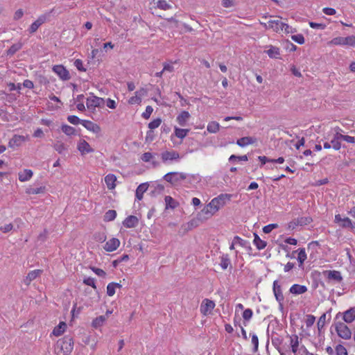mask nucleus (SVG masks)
<instances>
[{
	"label": "nucleus",
	"mask_w": 355,
	"mask_h": 355,
	"mask_svg": "<svg viewBox=\"0 0 355 355\" xmlns=\"http://www.w3.org/2000/svg\"><path fill=\"white\" fill-rule=\"evenodd\" d=\"M232 195L228 193H222L216 198H214L207 205L201 210L200 215L202 216L204 219H208L216 214L223 208L227 202L230 201Z\"/></svg>",
	"instance_id": "1"
},
{
	"label": "nucleus",
	"mask_w": 355,
	"mask_h": 355,
	"mask_svg": "<svg viewBox=\"0 0 355 355\" xmlns=\"http://www.w3.org/2000/svg\"><path fill=\"white\" fill-rule=\"evenodd\" d=\"M260 24L266 29H270L275 33H280L284 31L285 33H293V29L287 24L282 21L279 17L270 16V19L267 22L260 21Z\"/></svg>",
	"instance_id": "2"
},
{
	"label": "nucleus",
	"mask_w": 355,
	"mask_h": 355,
	"mask_svg": "<svg viewBox=\"0 0 355 355\" xmlns=\"http://www.w3.org/2000/svg\"><path fill=\"white\" fill-rule=\"evenodd\" d=\"M73 338L65 336L56 342L55 352L57 355H69L73 351Z\"/></svg>",
	"instance_id": "3"
},
{
	"label": "nucleus",
	"mask_w": 355,
	"mask_h": 355,
	"mask_svg": "<svg viewBox=\"0 0 355 355\" xmlns=\"http://www.w3.org/2000/svg\"><path fill=\"white\" fill-rule=\"evenodd\" d=\"M187 178V173L178 171L168 172L163 176L164 181L174 186L177 185L180 182L185 180Z\"/></svg>",
	"instance_id": "4"
},
{
	"label": "nucleus",
	"mask_w": 355,
	"mask_h": 355,
	"mask_svg": "<svg viewBox=\"0 0 355 355\" xmlns=\"http://www.w3.org/2000/svg\"><path fill=\"white\" fill-rule=\"evenodd\" d=\"M180 159V154L175 150H165L161 153V159L164 164L178 162Z\"/></svg>",
	"instance_id": "5"
},
{
	"label": "nucleus",
	"mask_w": 355,
	"mask_h": 355,
	"mask_svg": "<svg viewBox=\"0 0 355 355\" xmlns=\"http://www.w3.org/2000/svg\"><path fill=\"white\" fill-rule=\"evenodd\" d=\"M105 104V100L103 98L98 97L91 94L86 100V105L89 110L94 112L96 108L101 107Z\"/></svg>",
	"instance_id": "6"
},
{
	"label": "nucleus",
	"mask_w": 355,
	"mask_h": 355,
	"mask_svg": "<svg viewBox=\"0 0 355 355\" xmlns=\"http://www.w3.org/2000/svg\"><path fill=\"white\" fill-rule=\"evenodd\" d=\"M272 291L275 300L278 302L279 306L283 309L284 297L282 293V286L277 280H275L272 284Z\"/></svg>",
	"instance_id": "7"
},
{
	"label": "nucleus",
	"mask_w": 355,
	"mask_h": 355,
	"mask_svg": "<svg viewBox=\"0 0 355 355\" xmlns=\"http://www.w3.org/2000/svg\"><path fill=\"white\" fill-rule=\"evenodd\" d=\"M336 331L338 336L343 339L348 340L352 336V332L349 328L343 322L336 324Z\"/></svg>",
	"instance_id": "8"
},
{
	"label": "nucleus",
	"mask_w": 355,
	"mask_h": 355,
	"mask_svg": "<svg viewBox=\"0 0 355 355\" xmlns=\"http://www.w3.org/2000/svg\"><path fill=\"white\" fill-rule=\"evenodd\" d=\"M313 219L311 216H302L291 221L288 224V228L289 230H294L297 226H304L312 223Z\"/></svg>",
	"instance_id": "9"
},
{
	"label": "nucleus",
	"mask_w": 355,
	"mask_h": 355,
	"mask_svg": "<svg viewBox=\"0 0 355 355\" xmlns=\"http://www.w3.org/2000/svg\"><path fill=\"white\" fill-rule=\"evenodd\" d=\"M147 94V90L145 88H140L136 91L134 96L128 100L130 105H140L142 101V98Z\"/></svg>",
	"instance_id": "10"
},
{
	"label": "nucleus",
	"mask_w": 355,
	"mask_h": 355,
	"mask_svg": "<svg viewBox=\"0 0 355 355\" xmlns=\"http://www.w3.org/2000/svg\"><path fill=\"white\" fill-rule=\"evenodd\" d=\"M215 306L216 304L214 301L206 298L201 303L200 307V313L205 316L208 315L211 313Z\"/></svg>",
	"instance_id": "11"
},
{
	"label": "nucleus",
	"mask_w": 355,
	"mask_h": 355,
	"mask_svg": "<svg viewBox=\"0 0 355 355\" xmlns=\"http://www.w3.org/2000/svg\"><path fill=\"white\" fill-rule=\"evenodd\" d=\"M52 69L62 80H68L71 78L69 71L62 64L54 65Z\"/></svg>",
	"instance_id": "12"
},
{
	"label": "nucleus",
	"mask_w": 355,
	"mask_h": 355,
	"mask_svg": "<svg viewBox=\"0 0 355 355\" xmlns=\"http://www.w3.org/2000/svg\"><path fill=\"white\" fill-rule=\"evenodd\" d=\"M77 149L81 155H85L92 153L94 150L92 148L89 144L85 139H80L77 143Z\"/></svg>",
	"instance_id": "13"
},
{
	"label": "nucleus",
	"mask_w": 355,
	"mask_h": 355,
	"mask_svg": "<svg viewBox=\"0 0 355 355\" xmlns=\"http://www.w3.org/2000/svg\"><path fill=\"white\" fill-rule=\"evenodd\" d=\"M121 242L117 238H112L107 241L103 246V249L107 252H112L116 250L120 246Z\"/></svg>",
	"instance_id": "14"
},
{
	"label": "nucleus",
	"mask_w": 355,
	"mask_h": 355,
	"mask_svg": "<svg viewBox=\"0 0 355 355\" xmlns=\"http://www.w3.org/2000/svg\"><path fill=\"white\" fill-rule=\"evenodd\" d=\"M323 275L329 281L340 283L343 280L341 273L338 270H325L323 272Z\"/></svg>",
	"instance_id": "15"
},
{
	"label": "nucleus",
	"mask_w": 355,
	"mask_h": 355,
	"mask_svg": "<svg viewBox=\"0 0 355 355\" xmlns=\"http://www.w3.org/2000/svg\"><path fill=\"white\" fill-rule=\"evenodd\" d=\"M28 140V135H15L9 141V146L12 148L21 146L24 141Z\"/></svg>",
	"instance_id": "16"
},
{
	"label": "nucleus",
	"mask_w": 355,
	"mask_h": 355,
	"mask_svg": "<svg viewBox=\"0 0 355 355\" xmlns=\"http://www.w3.org/2000/svg\"><path fill=\"white\" fill-rule=\"evenodd\" d=\"M81 124L87 130L94 133H99L101 130V127L97 123L89 120H82Z\"/></svg>",
	"instance_id": "17"
},
{
	"label": "nucleus",
	"mask_w": 355,
	"mask_h": 355,
	"mask_svg": "<svg viewBox=\"0 0 355 355\" xmlns=\"http://www.w3.org/2000/svg\"><path fill=\"white\" fill-rule=\"evenodd\" d=\"M105 183L109 190H114L116 187L117 178L114 174L109 173L105 175Z\"/></svg>",
	"instance_id": "18"
},
{
	"label": "nucleus",
	"mask_w": 355,
	"mask_h": 355,
	"mask_svg": "<svg viewBox=\"0 0 355 355\" xmlns=\"http://www.w3.org/2000/svg\"><path fill=\"white\" fill-rule=\"evenodd\" d=\"M46 21V15H40L37 20H35L33 23L31 24V25L29 27V32L30 33H34L37 31L39 27L42 25L45 21Z\"/></svg>",
	"instance_id": "19"
},
{
	"label": "nucleus",
	"mask_w": 355,
	"mask_h": 355,
	"mask_svg": "<svg viewBox=\"0 0 355 355\" xmlns=\"http://www.w3.org/2000/svg\"><path fill=\"white\" fill-rule=\"evenodd\" d=\"M191 115L188 111H181L176 117V121L180 126H185L189 120Z\"/></svg>",
	"instance_id": "20"
},
{
	"label": "nucleus",
	"mask_w": 355,
	"mask_h": 355,
	"mask_svg": "<svg viewBox=\"0 0 355 355\" xmlns=\"http://www.w3.org/2000/svg\"><path fill=\"white\" fill-rule=\"evenodd\" d=\"M334 222L339 224L342 227H352V220L348 217L343 218L340 214L335 216Z\"/></svg>",
	"instance_id": "21"
},
{
	"label": "nucleus",
	"mask_w": 355,
	"mask_h": 355,
	"mask_svg": "<svg viewBox=\"0 0 355 355\" xmlns=\"http://www.w3.org/2000/svg\"><path fill=\"white\" fill-rule=\"evenodd\" d=\"M139 223V219L135 216H128L123 221V225L126 228H133L137 226Z\"/></svg>",
	"instance_id": "22"
},
{
	"label": "nucleus",
	"mask_w": 355,
	"mask_h": 355,
	"mask_svg": "<svg viewBox=\"0 0 355 355\" xmlns=\"http://www.w3.org/2000/svg\"><path fill=\"white\" fill-rule=\"evenodd\" d=\"M257 142V139L253 137H244L236 141V144L240 147H245L248 145L254 144Z\"/></svg>",
	"instance_id": "23"
},
{
	"label": "nucleus",
	"mask_w": 355,
	"mask_h": 355,
	"mask_svg": "<svg viewBox=\"0 0 355 355\" xmlns=\"http://www.w3.org/2000/svg\"><path fill=\"white\" fill-rule=\"evenodd\" d=\"M307 290L306 286L295 284L291 286L289 292L294 295H301L305 293Z\"/></svg>",
	"instance_id": "24"
},
{
	"label": "nucleus",
	"mask_w": 355,
	"mask_h": 355,
	"mask_svg": "<svg viewBox=\"0 0 355 355\" xmlns=\"http://www.w3.org/2000/svg\"><path fill=\"white\" fill-rule=\"evenodd\" d=\"M42 273V270L39 269L30 271L24 279V284L29 285L32 281L38 277Z\"/></svg>",
	"instance_id": "25"
},
{
	"label": "nucleus",
	"mask_w": 355,
	"mask_h": 355,
	"mask_svg": "<svg viewBox=\"0 0 355 355\" xmlns=\"http://www.w3.org/2000/svg\"><path fill=\"white\" fill-rule=\"evenodd\" d=\"M67 327V325L65 322H60L58 325L54 327L51 334L58 337L65 332Z\"/></svg>",
	"instance_id": "26"
},
{
	"label": "nucleus",
	"mask_w": 355,
	"mask_h": 355,
	"mask_svg": "<svg viewBox=\"0 0 355 355\" xmlns=\"http://www.w3.org/2000/svg\"><path fill=\"white\" fill-rule=\"evenodd\" d=\"M290 338V347L291 352L295 355L298 351L300 340L297 335H292L289 336Z\"/></svg>",
	"instance_id": "27"
},
{
	"label": "nucleus",
	"mask_w": 355,
	"mask_h": 355,
	"mask_svg": "<svg viewBox=\"0 0 355 355\" xmlns=\"http://www.w3.org/2000/svg\"><path fill=\"white\" fill-rule=\"evenodd\" d=\"M266 53L270 58L277 59L279 58L280 55V49L277 46L270 45L268 46V49L266 51Z\"/></svg>",
	"instance_id": "28"
},
{
	"label": "nucleus",
	"mask_w": 355,
	"mask_h": 355,
	"mask_svg": "<svg viewBox=\"0 0 355 355\" xmlns=\"http://www.w3.org/2000/svg\"><path fill=\"white\" fill-rule=\"evenodd\" d=\"M107 320V316L100 315L94 318L92 322V326L94 329H98L102 327L105 321Z\"/></svg>",
	"instance_id": "29"
},
{
	"label": "nucleus",
	"mask_w": 355,
	"mask_h": 355,
	"mask_svg": "<svg viewBox=\"0 0 355 355\" xmlns=\"http://www.w3.org/2000/svg\"><path fill=\"white\" fill-rule=\"evenodd\" d=\"M148 184L147 183L140 184L136 189V198L141 200L143 198L144 193L147 191Z\"/></svg>",
	"instance_id": "30"
},
{
	"label": "nucleus",
	"mask_w": 355,
	"mask_h": 355,
	"mask_svg": "<svg viewBox=\"0 0 355 355\" xmlns=\"http://www.w3.org/2000/svg\"><path fill=\"white\" fill-rule=\"evenodd\" d=\"M33 175V173L30 169H24L23 171L19 173V180L20 182H26L29 180Z\"/></svg>",
	"instance_id": "31"
},
{
	"label": "nucleus",
	"mask_w": 355,
	"mask_h": 355,
	"mask_svg": "<svg viewBox=\"0 0 355 355\" xmlns=\"http://www.w3.org/2000/svg\"><path fill=\"white\" fill-rule=\"evenodd\" d=\"M121 284L115 282L109 283L107 286V295L110 297L113 296L116 293V288H121Z\"/></svg>",
	"instance_id": "32"
},
{
	"label": "nucleus",
	"mask_w": 355,
	"mask_h": 355,
	"mask_svg": "<svg viewBox=\"0 0 355 355\" xmlns=\"http://www.w3.org/2000/svg\"><path fill=\"white\" fill-rule=\"evenodd\" d=\"M355 319V310L350 309L343 313V320L347 323L352 322Z\"/></svg>",
	"instance_id": "33"
},
{
	"label": "nucleus",
	"mask_w": 355,
	"mask_h": 355,
	"mask_svg": "<svg viewBox=\"0 0 355 355\" xmlns=\"http://www.w3.org/2000/svg\"><path fill=\"white\" fill-rule=\"evenodd\" d=\"M189 132V129H183L178 127L174 128L175 136L180 139H183L184 138H185Z\"/></svg>",
	"instance_id": "34"
},
{
	"label": "nucleus",
	"mask_w": 355,
	"mask_h": 355,
	"mask_svg": "<svg viewBox=\"0 0 355 355\" xmlns=\"http://www.w3.org/2000/svg\"><path fill=\"white\" fill-rule=\"evenodd\" d=\"M340 137V133L336 132L333 139L331 141V146L336 150H338L341 148V144L340 142V140L342 139V138Z\"/></svg>",
	"instance_id": "35"
},
{
	"label": "nucleus",
	"mask_w": 355,
	"mask_h": 355,
	"mask_svg": "<svg viewBox=\"0 0 355 355\" xmlns=\"http://www.w3.org/2000/svg\"><path fill=\"white\" fill-rule=\"evenodd\" d=\"M46 191V187L42 186L37 188H33L29 187L26 189V193L28 195L44 193Z\"/></svg>",
	"instance_id": "36"
},
{
	"label": "nucleus",
	"mask_w": 355,
	"mask_h": 355,
	"mask_svg": "<svg viewBox=\"0 0 355 355\" xmlns=\"http://www.w3.org/2000/svg\"><path fill=\"white\" fill-rule=\"evenodd\" d=\"M22 43L21 42H18L14 44H12L9 49L6 51V54L8 56H12L16 52L19 51L22 48Z\"/></svg>",
	"instance_id": "37"
},
{
	"label": "nucleus",
	"mask_w": 355,
	"mask_h": 355,
	"mask_svg": "<svg viewBox=\"0 0 355 355\" xmlns=\"http://www.w3.org/2000/svg\"><path fill=\"white\" fill-rule=\"evenodd\" d=\"M61 130L67 136H72L76 134V129L73 127L67 124L62 125Z\"/></svg>",
	"instance_id": "38"
},
{
	"label": "nucleus",
	"mask_w": 355,
	"mask_h": 355,
	"mask_svg": "<svg viewBox=\"0 0 355 355\" xmlns=\"http://www.w3.org/2000/svg\"><path fill=\"white\" fill-rule=\"evenodd\" d=\"M156 8L163 10H167L171 9L172 6L168 3L166 0H158L156 2Z\"/></svg>",
	"instance_id": "39"
},
{
	"label": "nucleus",
	"mask_w": 355,
	"mask_h": 355,
	"mask_svg": "<svg viewBox=\"0 0 355 355\" xmlns=\"http://www.w3.org/2000/svg\"><path fill=\"white\" fill-rule=\"evenodd\" d=\"M220 129V125L216 121H211L208 123L207 130L210 133H216Z\"/></svg>",
	"instance_id": "40"
},
{
	"label": "nucleus",
	"mask_w": 355,
	"mask_h": 355,
	"mask_svg": "<svg viewBox=\"0 0 355 355\" xmlns=\"http://www.w3.org/2000/svg\"><path fill=\"white\" fill-rule=\"evenodd\" d=\"M116 217V211L113 209L108 210L104 215V220L110 222L114 220Z\"/></svg>",
	"instance_id": "41"
},
{
	"label": "nucleus",
	"mask_w": 355,
	"mask_h": 355,
	"mask_svg": "<svg viewBox=\"0 0 355 355\" xmlns=\"http://www.w3.org/2000/svg\"><path fill=\"white\" fill-rule=\"evenodd\" d=\"M329 45L333 46H345V40L343 37H336L333 38L328 42Z\"/></svg>",
	"instance_id": "42"
},
{
	"label": "nucleus",
	"mask_w": 355,
	"mask_h": 355,
	"mask_svg": "<svg viewBox=\"0 0 355 355\" xmlns=\"http://www.w3.org/2000/svg\"><path fill=\"white\" fill-rule=\"evenodd\" d=\"M164 200H165L166 208L170 207L171 209H175L178 205L177 202L170 196H166L164 198Z\"/></svg>",
	"instance_id": "43"
},
{
	"label": "nucleus",
	"mask_w": 355,
	"mask_h": 355,
	"mask_svg": "<svg viewBox=\"0 0 355 355\" xmlns=\"http://www.w3.org/2000/svg\"><path fill=\"white\" fill-rule=\"evenodd\" d=\"M230 265V259L227 254L223 255L220 258V266L223 270H226Z\"/></svg>",
	"instance_id": "44"
},
{
	"label": "nucleus",
	"mask_w": 355,
	"mask_h": 355,
	"mask_svg": "<svg viewBox=\"0 0 355 355\" xmlns=\"http://www.w3.org/2000/svg\"><path fill=\"white\" fill-rule=\"evenodd\" d=\"M107 236L104 232H96L94 234V240L96 242L103 243L105 242Z\"/></svg>",
	"instance_id": "45"
},
{
	"label": "nucleus",
	"mask_w": 355,
	"mask_h": 355,
	"mask_svg": "<svg viewBox=\"0 0 355 355\" xmlns=\"http://www.w3.org/2000/svg\"><path fill=\"white\" fill-rule=\"evenodd\" d=\"M254 243L259 250L264 249L266 246V242L261 240L257 235L255 236Z\"/></svg>",
	"instance_id": "46"
},
{
	"label": "nucleus",
	"mask_w": 355,
	"mask_h": 355,
	"mask_svg": "<svg viewBox=\"0 0 355 355\" xmlns=\"http://www.w3.org/2000/svg\"><path fill=\"white\" fill-rule=\"evenodd\" d=\"M298 251L299 252H298V254H297V261L302 265L306 259L307 256H306V253L305 252L304 248H300L298 250Z\"/></svg>",
	"instance_id": "47"
},
{
	"label": "nucleus",
	"mask_w": 355,
	"mask_h": 355,
	"mask_svg": "<svg viewBox=\"0 0 355 355\" xmlns=\"http://www.w3.org/2000/svg\"><path fill=\"white\" fill-rule=\"evenodd\" d=\"M161 123H162V119L160 118H157V119H154L152 121H150L148 123V127L150 130H154L155 128H157L161 125Z\"/></svg>",
	"instance_id": "48"
},
{
	"label": "nucleus",
	"mask_w": 355,
	"mask_h": 355,
	"mask_svg": "<svg viewBox=\"0 0 355 355\" xmlns=\"http://www.w3.org/2000/svg\"><path fill=\"white\" fill-rule=\"evenodd\" d=\"M253 315V311L250 309H246L243 312V318L245 321H249Z\"/></svg>",
	"instance_id": "49"
},
{
	"label": "nucleus",
	"mask_w": 355,
	"mask_h": 355,
	"mask_svg": "<svg viewBox=\"0 0 355 355\" xmlns=\"http://www.w3.org/2000/svg\"><path fill=\"white\" fill-rule=\"evenodd\" d=\"M325 322H326V314L323 313L320 317V318L318 321V323H317V326H318V329L319 331H320L323 329V327H324Z\"/></svg>",
	"instance_id": "50"
},
{
	"label": "nucleus",
	"mask_w": 355,
	"mask_h": 355,
	"mask_svg": "<svg viewBox=\"0 0 355 355\" xmlns=\"http://www.w3.org/2000/svg\"><path fill=\"white\" fill-rule=\"evenodd\" d=\"M291 39L299 44H303L305 42L304 37L302 34H297L291 36Z\"/></svg>",
	"instance_id": "51"
},
{
	"label": "nucleus",
	"mask_w": 355,
	"mask_h": 355,
	"mask_svg": "<svg viewBox=\"0 0 355 355\" xmlns=\"http://www.w3.org/2000/svg\"><path fill=\"white\" fill-rule=\"evenodd\" d=\"M53 148L58 153H62L66 150L65 146L62 141H57L53 145Z\"/></svg>",
	"instance_id": "52"
},
{
	"label": "nucleus",
	"mask_w": 355,
	"mask_h": 355,
	"mask_svg": "<svg viewBox=\"0 0 355 355\" xmlns=\"http://www.w3.org/2000/svg\"><path fill=\"white\" fill-rule=\"evenodd\" d=\"M153 112V107L150 105H148L146 107L145 111L141 114V116L145 119H148L150 117V115L152 114Z\"/></svg>",
	"instance_id": "53"
},
{
	"label": "nucleus",
	"mask_w": 355,
	"mask_h": 355,
	"mask_svg": "<svg viewBox=\"0 0 355 355\" xmlns=\"http://www.w3.org/2000/svg\"><path fill=\"white\" fill-rule=\"evenodd\" d=\"M335 349L336 355H348L347 349L342 345H338Z\"/></svg>",
	"instance_id": "54"
},
{
	"label": "nucleus",
	"mask_w": 355,
	"mask_h": 355,
	"mask_svg": "<svg viewBox=\"0 0 355 355\" xmlns=\"http://www.w3.org/2000/svg\"><path fill=\"white\" fill-rule=\"evenodd\" d=\"M345 40V46H355V36L351 35L346 37H344Z\"/></svg>",
	"instance_id": "55"
},
{
	"label": "nucleus",
	"mask_w": 355,
	"mask_h": 355,
	"mask_svg": "<svg viewBox=\"0 0 355 355\" xmlns=\"http://www.w3.org/2000/svg\"><path fill=\"white\" fill-rule=\"evenodd\" d=\"M248 156L244 155H241V156H236L235 155H232L230 158H229V160L230 162H234V161H248Z\"/></svg>",
	"instance_id": "56"
},
{
	"label": "nucleus",
	"mask_w": 355,
	"mask_h": 355,
	"mask_svg": "<svg viewBox=\"0 0 355 355\" xmlns=\"http://www.w3.org/2000/svg\"><path fill=\"white\" fill-rule=\"evenodd\" d=\"M251 342L254 346L253 352L256 353L258 351V348H259V338L257 335H255V334L252 335Z\"/></svg>",
	"instance_id": "57"
},
{
	"label": "nucleus",
	"mask_w": 355,
	"mask_h": 355,
	"mask_svg": "<svg viewBox=\"0 0 355 355\" xmlns=\"http://www.w3.org/2000/svg\"><path fill=\"white\" fill-rule=\"evenodd\" d=\"M83 283L85 285L92 286L94 289L96 288V283H95V279L94 278H92V277L85 278L83 279Z\"/></svg>",
	"instance_id": "58"
},
{
	"label": "nucleus",
	"mask_w": 355,
	"mask_h": 355,
	"mask_svg": "<svg viewBox=\"0 0 355 355\" xmlns=\"http://www.w3.org/2000/svg\"><path fill=\"white\" fill-rule=\"evenodd\" d=\"M67 120L69 123L73 125H78L79 123H81L82 121L78 116L75 115L68 116Z\"/></svg>",
	"instance_id": "59"
},
{
	"label": "nucleus",
	"mask_w": 355,
	"mask_h": 355,
	"mask_svg": "<svg viewBox=\"0 0 355 355\" xmlns=\"http://www.w3.org/2000/svg\"><path fill=\"white\" fill-rule=\"evenodd\" d=\"M315 321V317L314 315H308L306 316V318L305 320V324H306V327H311L314 324Z\"/></svg>",
	"instance_id": "60"
},
{
	"label": "nucleus",
	"mask_w": 355,
	"mask_h": 355,
	"mask_svg": "<svg viewBox=\"0 0 355 355\" xmlns=\"http://www.w3.org/2000/svg\"><path fill=\"white\" fill-rule=\"evenodd\" d=\"M91 270L98 276L101 277H105L106 276V272L101 268L96 267H90Z\"/></svg>",
	"instance_id": "61"
},
{
	"label": "nucleus",
	"mask_w": 355,
	"mask_h": 355,
	"mask_svg": "<svg viewBox=\"0 0 355 355\" xmlns=\"http://www.w3.org/2000/svg\"><path fill=\"white\" fill-rule=\"evenodd\" d=\"M234 244L236 245H240L241 247H244L245 245L246 241L242 239L241 237L236 236L233 239Z\"/></svg>",
	"instance_id": "62"
},
{
	"label": "nucleus",
	"mask_w": 355,
	"mask_h": 355,
	"mask_svg": "<svg viewBox=\"0 0 355 355\" xmlns=\"http://www.w3.org/2000/svg\"><path fill=\"white\" fill-rule=\"evenodd\" d=\"M153 155L151 153L146 152L142 154L141 159L144 162H148L153 158Z\"/></svg>",
	"instance_id": "63"
},
{
	"label": "nucleus",
	"mask_w": 355,
	"mask_h": 355,
	"mask_svg": "<svg viewBox=\"0 0 355 355\" xmlns=\"http://www.w3.org/2000/svg\"><path fill=\"white\" fill-rule=\"evenodd\" d=\"M340 137H341L343 140L345 141L347 143L355 144V137H352V136H349V135H343L340 134Z\"/></svg>",
	"instance_id": "64"
}]
</instances>
